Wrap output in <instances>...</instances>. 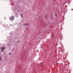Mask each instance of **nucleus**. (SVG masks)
<instances>
[{"label": "nucleus", "instance_id": "nucleus-3", "mask_svg": "<svg viewBox=\"0 0 73 73\" xmlns=\"http://www.w3.org/2000/svg\"><path fill=\"white\" fill-rule=\"evenodd\" d=\"M29 25V23H27L23 24V25L25 26H28Z\"/></svg>", "mask_w": 73, "mask_h": 73}, {"label": "nucleus", "instance_id": "nucleus-7", "mask_svg": "<svg viewBox=\"0 0 73 73\" xmlns=\"http://www.w3.org/2000/svg\"><path fill=\"white\" fill-rule=\"evenodd\" d=\"M55 16H56V17L57 16V15L56 14Z\"/></svg>", "mask_w": 73, "mask_h": 73}, {"label": "nucleus", "instance_id": "nucleus-5", "mask_svg": "<svg viewBox=\"0 0 73 73\" xmlns=\"http://www.w3.org/2000/svg\"><path fill=\"white\" fill-rule=\"evenodd\" d=\"M1 57H0V61H1Z\"/></svg>", "mask_w": 73, "mask_h": 73}, {"label": "nucleus", "instance_id": "nucleus-2", "mask_svg": "<svg viewBox=\"0 0 73 73\" xmlns=\"http://www.w3.org/2000/svg\"><path fill=\"white\" fill-rule=\"evenodd\" d=\"M5 47H1V50L2 52H4V50H5Z\"/></svg>", "mask_w": 73, "mask_h": 73}, {"label": "nucleus", "instance_id": "nucleus-4", "mask_svg": "<svg viewBox=\"0 0 73 73\" xmlns=\"http://www.w3.org/2000/svg\"><path fill=\"white\" fill-rule=\"evenodd\" d=\"M20 15H21V17L23 18V16H22V14H21Z\"/></svg>", "mask_w": 73, "mask_h": 73}, {"label": "nucleus", "instance_id": "nucleus-6", "mask_svg": "<svg viewBox=\"0 0 73 73\" xmlns=\"http://www.w3.org/2000/svg\"><path fill=\"white\" fill-rule=\"evenodd\" d=\"M9 55H11V53H9Z\"/></svg>", "mask_w": 73, "mask_h": 73}, {"label": "nucleus", "instance_id": "nucleus-8", "mask_svg": "<svg viewBox=\"0 0 73 73\" xmlns=\"http://www.w3.org/2000/svg\"><path fill=\"white\" fill-rule=\"evenodd\" d=\"M18 42H19V41H18Z\"/></svg>", "mask_w": 73, "mask_h": 73}, {"label": "nucleus", "instance_id": "nucleus-1", "mask_svg": "<svg viewBox=\"0 0 73 73\" xmlns=\"http://www.w3.org/2000/svg\"><path fill=\"white\" fill-rule=\"evenodd\" d=\"M9 20H10V21H13V20H14V17H13V16H12L9 19Z\"/></svg>", "mask_w": 73, "mask_h": 73}]
</instances>
